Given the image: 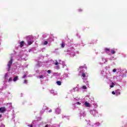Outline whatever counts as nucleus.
Listing matches in <instances>:
<instances>
[{
	"label": "nucleus",
	"instance_id": "obj_1",
	"mask_svg": "<svg viewBox=\"0 0 127 127\" xmlns=\"http://www.w3.org/2000/svg\"><path fill=\"white\" fill-rule=\"evenodd\" d=\"M13 60H12V57L10 58V60L8 62L7 66L8 67V71L9 72L10 71V68L11 67V65H12V62Z\"/></svg>",
	"mask_w": 127,
	"mask_h": 127
},
{
	"label": "nucleus",
	"instance_id": "obj_2",
	"mask_svg": "<svg viewBox=\"0 0 127 127\" xmlns=\"http://www.w3.org/2000/svg\"><path fill=\"white\" fill-rule=\"evenodd\" d=\"M6 111L5 107H1L0 108V113H4Z\"/></svg>",
	"mask_w": 127,
	"mask_h": 127
},
{
	"label": "nucleus",
	"instance_id": "obj_3",
	"mask_svg": "<svg viewBox=\"0 0 127 127\" xmlns=\"http://www.w3.org/2000/svg\"><path fill=\"white\" fill-rule=\"evenodd\" d=\"M24 46V41H21L20 43V46L21 48H22V47H23Z\"/></svg>",
	"mask_w": 127,
	"mask_h": 127
},
{
	"label": "nucleus",
	"instance_id": "obj_4",
	"mask_svg": "<svg viewBox=\"0 0 127 127\" xmlns=\"http://www.w3.org/2000/svg\"><path fill=\"white\" fill-rule=\"evenodd\" d=\"M84 105H85V107H87L88 108H90V103H89L88 102H86L84 103Z\"/></svg>",
	"mask_w": 127,
	"mask_h": 127
},
{
	"label": "nucleus",
	"instance_id": "obj_5",
	"mask_svg": "<svg viewBox=\"0 0 127 127\" xmlns=\"http://www.w3.org/2000/svg\"><path fill=\"white\" fill-rule=\"evenodd\" d=\"M17 79H18V76H15L14 78L13 81L14 82H16V81H17Z\"/></svg>",
	"mask_w": 127,
	"mask_h": 127
},
{
	"label": "nucleus",
	"instance_id": "obj_6",
	"mask_svg": "<svg viewBox=\"0 0 127 127\" xmlns=\"http://www.w3.org/2000/svg\"><path fill=\"white\" fill-rule=\"evenodd\" d=\"M57 84L59 86H61V84H62L61 81H57Z\"/></svg>",
	"mask_w": 127,
	"mask_h": 127
},
{
	"label": "nucleus",
	"instance_id": "obj_7",
	"mask_svg": "<svg viewBox=\"0 0 127 127\" xmlns=\"http://www.w3.org/2000/svg\"><path fill=\"white\" fill-rule=\"evenodd\" d=\"M116 96L118 95H121V92L119 91L118 90H116Z\"/></svg>",
	"mask_w": 127,
	"mask_h": 127
},
{
	"label": "nucleus",
	"instance_id": "obj_8",
	"mask_svg": "<svg viewBox=\"0 0 127 127\" xmlns=\"http://www.w3.org/2000/svg\"><path fill=\"white\" fill-rule=\"evenodd\" d=\"M115 86V83L114 82H112L111 85H110V88H114Z\"/></svg>",
	"mask_w": 127,
	"mask_h": 127
},
{
	"label": "nucleus",
	"instance_id": "obj_9",
	"mask_svg": "<svg viewBox=\"0 0 127 127\" xmlns=\"http://www.w3.org/2000/svg\"><path fill=\"white\" fill-rule=\"evenodd\" d=\"M61 47H62V48H64L65 47V44H64V43H62Z\"/></svg>",
	"mask_w": 127,
	"mask_h": 127
},
{
	"label": "nucleus",
	"instance_id": "obj_10",
	"mask_svg": "<svg viewBox=\"0 0 127 127\" xmlns=\"http://www.w3.org/2000/svg\"><path fill=\"white\" fill-rule=\"evenodd\" d=\"M82 76L83 77V78H86V74H85L84 72L82 73Z\"/></svg>",
	"mask_w": 127,
	"mask_h": 127
},
{
	"label": "nucleus",
	"instance_id": "obj_11",
	"mask_svg": "<svg viewBox=\"0 0 127 127\" xmlns=\"http://www.w3.org/2000/svg\"><path fill=\"white\" fill-rule=\"evenodd\" d=\"M32 44V42L28 41V45H31Z\"/></svg>",
	"mask_w": 127,
	"mask_h": 127
},
{
	"label": "nucleus",
	"instance_id": "obj_12",
	"mask_svg": "<svg viewBox=\"0 0 127 127\" xmlns=\"http://www.w3.org/2000/svg\"><path fill=\"white\" fill-rule=\"evenodd\" d=\"M111 53L112 54H115L116 52L114 50H111Z\"/></svg>",
	"mask_w": 127,
	"mask_h": 127
},
{
	"label": "nucleus",
	"instance_id": "obj_13",
	"mask_svg": "<svg viewBox=\"0 0 127 127\" xmlns=\"http://www.w3.org/2000/svg\"><path fill=\"white\" fill-rule=\"evenodd\" d=\"M82 89H83L84 90H86L87 89V87L86 86H83Z\"/></svg>",
	"mask_w": 127,
	"mask_h": 127
},
{
	"label": "nucleus",
	"instance_id": "obj_14",
	"mask_svg": "<svg viewBox=\"0 0 127 127\" xmlns=\"http://www.w3.org/2000/svg\"><path fill=\"white\" fill-rule=\"evenodd\" d=\"M44 44L45 45H47V44H48V42L45 41V42H44Z\"/></svg>",
	"mask_w": 127,
	"mask_h": 127
},
{
	"label": "nucleus",
	"instance_id": "obj_15",
	"mask_svg": "<svg viewBox=\"0 0 127 127\" xmlns=\"http://www.w3.org/2000/svg\"><path fill=\"white\" fill-rule=\"evenodd\" d=\"M25 78H26V74H24V75L23 76V79H25Z\"/></svg>",
	"mask_w": 127,
	"mask_h": 127
},
{
	"label": "nucleus",
	"instance_id": "obj_16",
	"mask_svg": "<svg viewBox=\"0 0 127 127\" xmlns=\"http://www.w3.org/2000/svg\"><path fill=\"white\" fill-rule=\"evenodd\" d=\"M12 78L11 77H10L8 79V82H10V81H12Z\"/></svg>",
	"mask_w": 127,
	"mask_h": 127
},
{
	"label": "nucleus",
	"instance_id": "obj_17",
	"mask_svg": "<svg viewBox=\"0 0 127 127\" xmlns=\"http://www.w3.org/2000/svg\"><path fill=\"white\" fill-rule=\"evenodd\" d=\"M47 72L48 73V74H50V73H51V70H48L47 71Z\"/></svg>",
	"mask_w": 127,
	"mask_h": 127
},
{
	"label": "nucleus",
	"instance_id": "obj_18",
	"mask_svg": "<svg viewBox=\"0 0 127 127\" xmlns=\"http://www.w3.org/2000/svg\"><path fill=\"white\" fill-rule=\"evenodd\" d=\"M55 65H58V62L57 61H56V63H55Z\"/></svg>",
	"mask_w": 127,
	"mask_h": 127
},
{
	"label": "nucleus",
	"instance_id": "obj_19",
	"mask_svg": "<svg viewBox=\"0 0 127 127\" xmlns=\"http://www.w3.org/2000/svg\"><path fill=\"white\" fill-rule=\"evenodd\" d=\"M106 51H110V49L108 48H105Z\"/></svg>",
	"mask_w": 127,
	"mask_h": 127
},
{
	"label": "nucleus",
	"instance_id": "obj_20",
	"mask_svg": "<svg viewBox=\"0 0 127 127\" xmlns=\"http://www.w3.org/2000/svg\"><path fill=\"white\" fill-rule=\"evenodd\" d=\"M39 78H43V75H40L39 76Z\"/></svg>",
	"mask_w": 127,
	"mask_h": 127
},
{
	"label": "nucleus",
	"instance_id": "obj_21",
	"mask_svg": "<svg viewBox=\"0 0 127 127\" xmlns=\"http://www.w3.org/2000/svg\"><path fill=\"white\" fill-rule=\"evenodd\" d=\"M5 79H6V78H7V73H6L5 74Z\"/></svg>",
	"mask_w": 127,
	"mask_h": 127
},
{
	"label": "nucleus",
	"instance_id": "obj_22",
	"mask_svg": "<svg viewBox=\"0 0 127 127\" xmlns=\"http://www.w3.org/2000/svg\"><path fill=\"white\" fill-rule=\"evenodd\" d=\"M113 72H117V69L115 68V69H113Z\"/></svg>",
	"mask_w": 127,
	"mask_h": 127
},
{
	"label": "nucleus",
	"instance_id": "obj_23",
	"mask_svg": "<svg viewBox=\"0 0 127 127\" xmlns=\"http://www.w3.org/2000/svg\"><path fill=\"white\" fill-rule=\"evenodd\" d=\"M28 127H33V125L32 124H31L30 125H29Z\"/></svg>",
	"mask_w": 127,
	"mask_h": 127
},
{
	"label": "nucleus",
	"instance_id": "obj_24",
	"mask_svg": "<svg viewBox=\"0 0 127 127\" xmlns=\"http://www.w3.org/2000/svg\"><path fill=\"white\" fill-rule=\"evenodd\" d=\"M26 82H27V80H25L24 81V84H25V83H26Z\"/></svg>",
	"mask_w": 127,
	"mask_h": 127
},
{
	"label": "nucleus",
	"instance_id": "obj_25",
	"mask_svg": "<svg viewBox=\"0 0 127 127\" xmlns=\"http://www.w3.org/2000/svg\"><path fill=\"white\" fill-rule=\"evenodd\" d=\"M112 94L113 95H115L116 94V92H115V91H112Z\"/></svg>",
	"mask_w": 127,
	"mask_h": 127
},
{
	"label": "nucleus",
	"instance_id": "obj_26",
	"mask_svg": "<svg viewBox=\"0 0 127 127\" xmlns=\"http://www.w3.org/2000/svg\"><path fill=\"white\" fill-rule=\"evenodd\" d=\"M77 105H81V103H80L79 102H77Z\"/></svg>",
	"mask_w": 127,
	"mask_h": 127
},
{
	"label": "nucleus",
	"instance_id": "obj_27",
	"mask_svg": "<svg viewBox=\"0 0 127 127\" xmlns=\"http://www.w3.org/2000/svg\"><path fill=\"white\" fill-rule=\"evenodd\" d=\"M51 112H52V110L51 109L49 111V113H51Z\"/></svg>",
	"mask_w": 127,
	"mask_h": 127
},
{
	"label": "nucleus",
	"instance_id": "obj_28",
	"mask_svg": "<svg viewBox=\"0 0 127 127\" xmlns=\"http://www.w3.org/2000/svg\"><path fill=\"white\" fill-rule=\"evenodd\" d=\"M78 11H82V9H79Z\"/></svg>",
	"mask_w": 127,
	"mask_h": 127
},
{
	"label": "nucleus",
	"instance_id": "obj_29",
	"mask_svg": "<svg viewBox=\"0 0 127 127\" xmlns=\"http://www.w3.org/2000/svg\"><path fill=\"white\" fill-rule=\"evenodd\" d=\"M2 117V115H1V114L0 115V118H1Z\"/></svg>",
	"mask_w": 127,
	"mask_h": 127
},
{
	"label": "nucleus",
	"instance_id": "obj_30",
	"mask_svg": "<svg viewBox=\"0 0 127 127\" xmlns=\"http://www.w3.org/2000/svg\"><path fill=\"white\" fill-rule=\"evenodd\" d=\"M45 127H48V125H46Z\"/></svg>",
	"mask_w": 127,
	"mask_h": 127
},
{
	"label": "nucleus",
	"instance_id": "obj_31",
	"mask_svg": "<svg viewBox=\"0 0 127 127\" xmlns=\"http://www.w3.org/2000/svg\"><path fill=\"white\" fill-rule=\"evenodd\" d=\"M58 67H59V66H57V68H58Z\"/></svg>",
	"mask_w": 127,
	"mask_h": 127
}]
</instances>
